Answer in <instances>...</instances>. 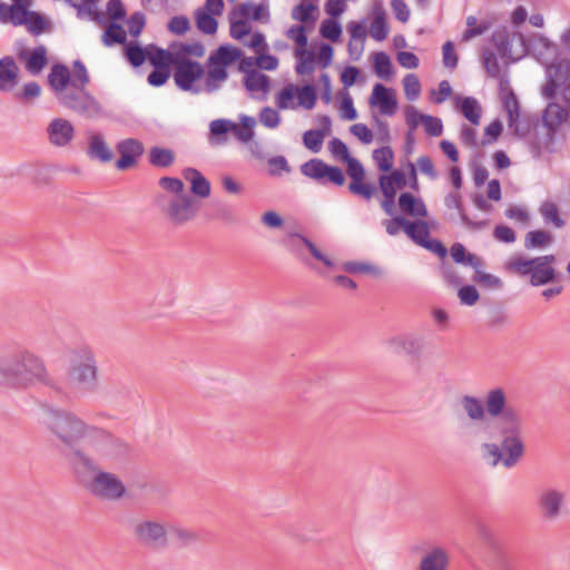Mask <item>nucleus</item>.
I'll return each instance as SVG.
<instances>
[{
    "mask_svg": "<svg viewBox=\"0 0 570 570\" xmlns=\"http://www.w3.org/2000/svg\"><path fill=\"white\" fill-rule=\"evenodd\" d=\"M43 422L60 441L61 451L76 473L96 469V461L80 446L81 442L106 459L118 458L126 451V445L119 439L104 429L87 424L70 411L48 406Z\"/></svg>",
    "mask_w": 570,
    "mask_h": 570,
    "instance_id": "1",
    "label": "nucleus"
},
{
    "mask_svg": "<svg viewBox=\"0 0 570 570\" xmlns=\"http://www.w3.org/2000/svg\"><path fill=\"white\" fill-rule=\"evenodd\" d=\"M45 372L42 362L29 352H17L0 360V385L26 387Z\"/></svg>",
    "mask_w": 570,
    "mask_h": 570,
    "instance_id": "2",
    "label": "nucleus"
},
{
    "mask_svg": "<svg viewBox=\"0 0 570 570\" xmlns=\"http://www.w3.org/2000/svg\"><path fill=\"white\" fill-rule=\"evenodd\" d=\"M243 56L240 49L232 45H222L213 51L206 60L207 75L204 90L208 94L220 89L222 83L227 80V68Z\"/></svg>",
    "mask_w": 570,
    "mask_h": 570,
    "instance_id": "3",
    "label": "nucleus"
},
{
    "mask_svg": "<svg viewBox=\"0 0 570 570\" xmlns=\"http://www.w3.org/2000/svg\"><path fill=\"white\" fill-rule=\"evenodd\" d=\"M76 474L86 482L89 492L97 498L118 501L126 494V485L118 475L100 470L97 462L96 469Z\"/></svg>",
    "mask_w": 570,
    "mask_h": 570,
    "instance_id": "4",
    "label": "nucleus"
},
{
    "mask_svg": "<svg viewBox=\"0 0 570 570\" xmlns=\"http://www.w3.org/2000/svg\"><path fill=\"white\" fill-rule=\"evenodd\" d=\"M554 262V255L534 258L515 257L509 262L508 267L521 276H530L532 286H541L557 279V272L553 267Z\"/></svg>",
    "mask_w": 570,
    "mask_h": 570,
    "instance_id": "5",
    "label": "nucleus"
},
{
    "mask_svg": "<svg viewBox=\"0 0 570 570\" xmlns=\"http://www.w3.org/2000/svg\"><path fill=\"white\" fill-rule=\"evenodd\" d=\"M499 431L502 436L501 449L505 453L503 466L507 469L513 468L524 454V444L521 438L522 434V417L513 413H508L505 424L499 425Z\"/></svg>",
    "mask_w": 570,
    "mask_h": 570,
    "instance_id": "6",
    "label": "nucleus"
},
{
    "mask_svg": "<svg viewBox=\"0 0 570 570\" xmlns=\"http://www.w3.org/2000/svg\"><path fill=\"white\" fill-rule=\"evenodd\" d=\"M57 101L63 108L86 119H98L105 116L104 107L86 87L71 86L70 90Z\"/></svg>",
    "mask_w": 570,
    "mask_h": 570,
    "instance_id": "7",
    "label": "nucleus"
},
{
    "mask_svg": "<svg viewBox=\"0 0 570 570\" xmlns=\"http://www.w3.org/2000/svg\"><path fill=\"white\" fill-rule=\"evenodd\" d=\"M135 540L149 549L168 547V528L156 519H137L131 523Z\"/></svg>",
    "mask_w": 570,
    "mask_h": 570,
    "instance_id": "8",
    "label": "nucleus"
},
{
    "mask_svg": "<svg viewBox=\"0 0 570 570\" xmlns=\"http://www.w3.org/2000/svg\"><path fill=\"white\" fill-rule=\"evenodd\" d=\"M547 83L542 88L546 99H553L558 89L562 91L563 100L570 104V60L558 59L546 68Z\"/></svg>",
    "mask_w": 570,
    "mask_h": 570,
    "instance_id": "9",
    "label": "nucleus"
},
{
    "mask_svg": "<svg viewBox=\"0 0 570 570\" xmlns=\"http://www.w3.org/2000/svg\"><path fill=\"white\" fill-rule=\"evenodd\" d=\"M70 382L85 392H92L97 386V366L94 354L89 350L80 352L79 361L69 372Z\"/></svg>",
    "mask_w": 570,
    "mask_h": 570,
    "instance_id": "10",
    "label": "nucleus"
},
{
    "mask_svg": "<svg viewBox=\"0 0 570 570\" xmlns=\"http://www.w3.org/2000/svg\"><path fill=\"white\" fill-rule=\"evenodd\" d=\"M204 75L205 69L200 62L183 57L181 55L174 66V81L183 91L199 94L202 88L195 86V82L202 79Z\"/></svg>",
    "mask_w": 570,
    "mask_h": 570,
    "instance_id": "11",
    "label": "nucleus"
},
{
    "mask_svg": "<svg viewBox=\"0 0 570 570\" xmlns=\"http://www.w3.org/2000/svg\"><path fill=\"white\" fill-rule=\"evenodd\" d=\"M384 345L392 354L419 358L424 352L425 342L423 336L413 332H406L389 337L385 340Z\"/></svg>",
    "mask_w": 570,
    "mask_h": 570,
    "instance_id": "12",
    "label": "nucleus"
},
{
    "mask_svg": "<svg viewBox=\"0 0 570 570\" xmlns=\"http://www.w3.org/2000/svg\"><path fill=\"white\" fill-rule=\"evenodd\" d=\"M301 171L304 176L318 181L326 178L336 186H342L345 183V176L340 167L330 166L318 158L304 163L301 166Z\"/></svg>",
    "mask_w": 570,
    "mask_h": 570,
    "instance_id": "13",
    "label": "nucleus"
},
{
    "mask_svg": "<svg viewBox=\"0 0 570 570\" xmlns=\"http://www.w3.org/2000/svg\"><path fill=\"white\" fill-rule=\"evenodd\" d=\"M451 551L442 544H430L420 558L416 570H449Z\"/></svg>",
    "mask_w": 570,
    "mask_h": 570,
    "instance_id": "14",
    "label": "nucleus"
},
{
    "mask_svg": "<svg viewBox=\"0 0 570 570\" xmlns=\"http://www.w3.org/2000/svg\"><path fill=\"white\" fill-rule=\"evenodd\" d=\"M564 504L566 493L554 488L546 489L538 498L542 517L549 521L557 520L563 513Z\"/></svg>",
    "mask_w": 570,
    "mask_h": 570,
    "instance_id": "15",
    "label": "nucleus"
},
{
    "mask_svg": "<svg viewBox=\"0 0 570 570\" xmlns=\"http://www.w3.org/2000/svg\"><path fill=\"white\" fill-rule=\"evenodd\" d=\"M484 406L491 417L499 419L498 426L505 424L508 413L521 415L518 410L507 405V395L501 387L492 389L487 393Z\"/></svg>",
    "mask_w": 570,
    "mask_h": 570,
    "instance_id": "16",
    "label": "nucleus"
},
{
    "mask_svg": "<svg viewBox=\"0 0 570 570\" xmlns=\"http://www.w3.org/2000/svg\"><path fill=\"white\" fill-rule=\"evenodd\" d=\"M120 158L116 163L118 170H126L136 165L137 159L144 154V145L136 138H127L116 146Z\"/></svg>",
    "mask_w": 570,
    "mask_h": 570,
    "instance_id": "17",
    "label": "nucleus"
},
{
    "mask_svg": "<svg viewBox=\"0 0 570 570\" xmlns=\"http://www.w3.org/2000/svg\"><path fill=\"white\" fill-rule=\"evenodd\" d=\"M370 105L376 106L384 116H393L397 110L395 91L382 83H375L370 97Z\"/></svg>",
    "mask_w": 570,
    "mask_h": 570,
    "instance_id": "18",
    "label": "nucleus"
},
{
    "mask_svg": "<svg viewBox=\"0 0 570 570\" xmlns=\"http://www.w3.org/2000/svg\"><path fill=\"white\" fill-rule=\"evenodd\" d=\"M196 210L191 197L181 194L169 203L167 215L173 223L181 225L190 220L196 215Z\"/></svg>",
    "mask_w": 570,
    "mask_h": 570,
    "instance_id": "19",
    "label": "nucleus"
},
{
    "mask_svg": "<svg viewBox=\"0 0 570 570\" xmlns=\"http://www.w3.org/2000/svg\"><path fill=\"white\" fill-rule=\"evenodd\" d=\"M550 119H546V112L543 114V132L538 135L531 142V151L535 157H539L543 151L553 153L556 150V135L558 132L557 126Z\"/></svg>",
    "mask_w": 570,
    "mask_h": 570,
    "instance_id": "20",
    "label": "nucleus"
},
{
    "mask_svg": "<svg viewBox=\"0 0 570 570\" xmlns=\"http://www.w3.org/2000/svg\"><path fill=\"white\" fill-rule=\"evenodd\" d=\"M49 141L57 147L67 146L75 136L72 124L65 118H55L47 128Z\"/></svg>",
    "mask_w": 570,
    "mask_h": 570,
    "instance_id": "21",
    "label": "nucleus"
},
{
    "mask_svg": "<svg viewBox=\"0 0 570 570\" xmlns=\"http://www.w3.org/2000/svg\"><path fill=\"white\" fill-rule=\"evenodd\" d=\"M48 82L55 91L56 99L59 100L71 88L70 70L65 65H55L48 75Z\"/></svg>",
    "mask_w": 570,
    "mask_h": 570,
    "instance_id": "22",
    "label": "nucleus"
},
{
    "mask_svg": "<svg viewBox=\"0 0 570 570\" xmlns=\"http://www.w3.org/2000/svg\"><path fill=\"white\" fill-rule=\"evenodd\" d=\"M19 68L12 57L0 59V91H11L18 82Z\"/></svg>",
    "mask_w": 570,
    "mask_h": 570,
    "instance_id": "23",
    "label": "nucleus"
},
{
    "mask_svg": "<svg viewBox=\"0 0 570 570\" xmlns=\"http://www.w3.org/2000/svg\"><path fill=\"white\" fill-rule=\"evenodd\" d=\"M184 178L190 183V190L195 196L206 198L210 195L209 180L196 168H185Z\"/></svg>",
    "mask_w": 570,
    "mask_h": 570,
    "instance_id": "24",
    "label": "nucleus"
},
{
    "mask_svg": "<svg viewBox=\"0 0 570 570\" xmlns=\"http://www.w3.org/2000/svg\"><path fill=\"white\" fill-rule=\"evenodd\" d=\"M399 207L403 214L412 217L428 216V209L424 202L407 191L402 193L399 196Z\"/></svg>",
    "mask_w": 570,
    "mask_h": 570,
    "instance_id": "25",
    "label": "nucleus"
},
{
    "mask_svg": "<svg viewBox=\"0 0 570 570\" xmlns=\"http://www.w3.org/2000/svg\"><path fill=\"white\" fill-rule=\"evenodd\" d=\"M47 49L45 46H38L32 51H22L19 55L21 60L26 61V69L31 75H38L47 65Z\"/></svg>",
    "mask_w": 570,
    "mask_h": 570,
    "instance_id": "26",
    "label": "nucleus"
},
{
    "mask_svg": "<svg viewBox=\"0 0 570 570\" xmlns=\"http://www.w3.org/2000/svg\"><path fill=\"white\" fill-rule=\"evenodd\" d=\"M444 204L448 208H454L458 210L460 219L465 227L479 230L487 225V222H474L466 215L463 208L461 194L459 191L449 193L444 198Z\"/></svg>",
    "mask_w": 570,
    "mask_h": 570,
    "instance_id": "27",
    "label": "nucleus"
},
{
    "mask_svg": "<svg viewBox=\"0 0 570 570\" xmlns=\"http://www.w3.org/2000/svg\"><path fill=\"white\" fill-rule=\"evenodd\" d=\"M87 154L91 159H96L101 163H108L114 157L111 149L107 146L102 135L100 134H92L89 136Z\"/></svg>",
    "mask_w": 570,
    "mask_h": 570,
    "instance_id": "28",
    "label": "nucleus"
},
{
    "mask_svg": "<svg viewBox=\"0 0 570 570\" xmlns=\"http://www.w3.org/2000/svg\"><path fill=\"white\" fill-rule=\"evenodd\" d=\"M169 538L178 548L190 547L199 540V535L196 531L179 525H170L168 528V539Z\"/></svg>",
    "mask_w": 570,
    "mask_h": 570,
    "instance_id": "29",
    "label": "nucleus"
},
{
    "mask_svg": "<svg viewBox=\"0 0 570 570\" xmlns=\"http://www.w3.org/2000/svg\"><path fill=\"white\" fill-rule=\"evenodd\" d=\"M500 96L503 109L508 115V121L514 122L515 119L519 118L520 114V106L515 94L508 85H503V82H501Z\"/></svg>",
    "mask_w": 570,
    "mask_h": 570,
    "instance_id": "30",
    "label": "nucleus"
},
{
    "mask_svg": "<svg viewBox=\"0 0 570 570\" xmlns=\"http://www.w3.org/2000/svg\"><path fill=\"white\" fill-rule=\"evenodd\" d=\"M370 35L376 41H383L389 35V27L385 20V11L381 4L373 8V20L370 26Z\"/></svg>",
    "mask_w": 570,
    "mask_h": 570,
    "instance_id": "31",
    "label": "nucleus"
},
{
    "mask_svg": "<svg viewBox=\"0 0 570 570\" xmlns=\"http://www.w3.org/2000/svg\"><path fill=\"white\" fill-rule=\"evenodd\" d=\"M451 257L456 264L469 265L472 268L483 267L484 262L475 254L468 253L461 243H454L450 249Z\"/></svg>",
    "mask_w": 570,
    "mask_h": 570,
    "instance_id": "32",
    "label": "nucleus"
},
{
    "mask_svg": "<svg viewBox=\"0 0 570 570\" xmlns=\"http://www.w3.org/2000/svg\"><path fill=\"white\" fill-rule=\"evenodd\" d=\"M379 187L384 197L381 206L386 215L392 216L394 213L396 187L392 186L386 175L379 177Z\"/></svg>",
    "mask_w": 570,
    "mask_h": 570,
    "instance_id": "33",
    "label": "nucleus"
},
{
    "mask_svg": "<svg viewBox=\"0 0 570 570\" xmlns=\"http://www.w3.org/2000/svg\"><path fill=\"white\" fill-rule=\"evenodd\" d=\"M461 405L471 421H482L485 417V406L481 400L472 395H464Z\"/></svg>",
    "mask_w": 570,
    "mask_h": 570,
    "instance_id": "34",
    "label": "nucleus"
},
{
    "mask_svg": "<svg viewBox=\"0 0 570 570\" xmlns=\"http://www.w3.org/2000/svg\"><path fill=\"white\" fill-rule=\"evenodd\" d=\"M180 52H174L170 50L155 48L154 52L149 53V62L154 66V68H169L171 65L175 66Z\"/></svg>",
    "mask_w": 570,
    "mask_h": 570,
    "instance_id": "35",
    "label": "nucleus"
},
{
    "mask_svg": "<svg viewBox=\"0 0 570 570\" xmlns=\"http://www.w3.org/2000/svg\"><path fill=\"white\" fill-rule=\"evenodd\" d=\"M244 85L245 88L250 92H267L271 86V79L265 73L252 70L245 75Z\"/></svg>",
    "mask_w": 570,
    "mask_h": 570,
    "instance_id": "36",
    "label": "nucleus"
},
{
    "mask_svg": "<svg viewBox=\"0 0 570 570\" xmlns=\"http://www.w3.org/2000/svg\"><path fill=\"white\" fill-rule=\"evenodd\" d=\"M459 109L462 115L473 125H479L481 119V107L473 97L458 98Z\"/></svg>",
    "mask_w": 570,
    "mask_h": 570,
    "instance_id": "37",
    "label": "nucleus"
},
{
    "mask_svg": "<svg viewBox=\"0 0 570 570\" xmlns=\"http://www.w3.org/2000/svg\"><path fill=\"white\" fill-rule=\"evenodd\" d=\"M295 56L297 58V63L295 66V71L297 75L304 76L314 71L316 57L312 50L296 49Z\"/></svg>",
    "mask_w": 570,
    "mask_h": 570,
    "instance_id": "38",
    "label": "nucleus"
},
{
    "mask_svg": "<svg viewBox=\"0 0 570 570\" xmlns=\"http://www.w3.org/2000/svg\"><path fill=\"white\" fill-rule=\"evenodd\" d=\"M405 234L417 245L422 244L430 238V227L425 220H407Z\"/></svg>",
    "mask_w": 570,
    "mask_h": 570,
    "instance_id": "39",
    "label": "nucleus"
},
{
    "mask_svg": "<svg viewBox=\"0 0 570 570\" xmlns=\"http://www.w3.org/2000/svg\"><path fill=\"white\" fill-rule=\"evenodd\" d=\"M215 14L208 12L205 8H199L195 12L196 26L205 35H214L217 31L218 22Z\"/></svg>",
    "mask_w": 570,
    "mask_h": 570,
    "instance_id": "40",
    "label": "nucleus"
},
{
    "mask_svg": "<svg viewBox=\"0 0 570 570\" xmlns=\"http://www.w3.org/2000/svg\"><path fill=\"white\" fill-rule=\"evenodd\" d=\"M175 160L171 149L163 147H153L149 150V163L159 168L169 167Z\"/></svg>",
    "mask_w": 570,
    "mask_h": 570,
    "instance_id": "41",
    "label": "nucleus"
},
{
    "mask_svg": "<svg viewBox=\"0 0 570 570\" xmlns=\"http://www.w3.org/2000/svg\"><path fill=\"white\" fill-rule=\"evenodd\" d=\"M374 71L381 79L387 80L393 75V65L384 51L375 52L373 57Z\"/></svg>",
    "mask_w": 570,
    "mask_h": 570,
    "instance_id": "42",
    "label": "nucleus"
},
{
    "mask_svg": "<svg viewBox=\"0 0 570 570\" xmlns=\"http://www.w3.org/2000/svg\"><path fill=\"white\" fill-rule=\"evenodd\" d=\"M540 215L542 216L546 224H553L557 228H562L566 223L559 215V208L557 204L550 200H546L539 208Z\"/></svg>",
    "mask_w": 570,
    "mask_h": 570,
    "instance_id": "43",
    "label": "nucleus"
},
{
    "mask_svg": "<svg viewBox=\"0 0 570 570\" xmlns=\"http://www.w3.org/2000/svg\"><path fill=\"white\" fill-rule=\"evenodd\" d=\"M546 119L552 120V122L557 126H561L563 124H570V109L562 107L557 102H549L546 108Z\"/></svg>",
    "mask_w": 570,
    "mask_h": 570,
    "instance_id": "44",
    "label": "nucleus"
},
{
    "mask_svg": "<svg viewBox=\"0 0 570 570\" xmlns=\"http://www.w3.org/2000/svg\"><path fill=\"white\" fill-rule=\"evenodd\" d=\"M101 40L106 47H111L116 43L124 45L127 37L124 28L119 23L111 22L105 30Z\"/></svg>",
    "mask_w": 570,
    "mask_h": 570,
    "instance_id": "45",
    "label": "nucleus"
},
{
    "mask_svg": "<svg viewBox=\"0 0 570 570\" xmlns=\"http://www.w3.org/2000/svg\"><path fill=\"white\" fill-rule=\"evenodd\" d=\"M552 237L546 230L528 232L524 238V247L527 249L542 248L550 244Z\"/></svg>",
    "mask_w": 570,
    "mask_h": 570,
    "instance_id": "46",
    "label": "nucleus"
},
{
    "mask_svg": "<svg viewBox=\"0 0 570 570\" xmlns=\"http://www.w3.org/2000/svg\"><path fill=\"white\" fill-rule=\"evenodd\" d=\"M394 153L391 147L383 146L373 151V159L382 171H390L393 167Z\"/></svg>",
    "mask_w": 570,
    "mask_h": 570,
    "instance_id": "47",
    "label": "nucleus"
},
{
    "mask_svg": "<svg viewBox=\"0 0 570 570\" xmlns=\"http://www.w3.org/2000/svg\"><path fill=\"white\" fill-rule=\"evenodd\" d=\"M482 458L490 462L492 466H497L499 463L503 464L504 454L501 445L497 443H483L481 446Z\"/></svg>",
    "mask_w": 570,
    "mask_h": 570,
    "instance_id": "48",
    "label": "nucleus"
},
{
    "mask_svg": "<svg viewBox=\"0 0 570 570\" xmlns=\"http://www.w3.org/2000/svg\"><path fill=\"white\" fill-rule=\"evenodd\" d=\"M320 33L323 38L336 42L342 36V27L335 19H325L321 23Z\"/></svg>",
    "mask_w": 570,
    "mask_h": 570,
    "instance_id": "49",
    "label": "nucleus"
},
{
    "mask_svg": "<svg viewBox=\"0 0 570 570\" xmlns=\"http://www.w3.org/2000/svg\"><path fill=\"white\" fill-rule=\"evenodd\" d=\"M298 98V105L303 108L311 110L315 107L317 95L316 90L312 85H304L296 91Z\"/></svg>",
    "mask_w": 570,
    "mask_h": 570,
    "instance_id": "50",
    "label": "nucleus"
},
{
    "mask_svg": "<svg viewBox=\"0 0 570 570\" xmlns=\"http://www.w3.org/2000/svg\"><path fill=\"white\" fill-rule=\"evenodd\" d=\"M30 2H18L9 7V21L13 26H23L28 18Z\"/></svg>",
    "mask_w": 570,
    "mask_h": 570,
    "instance_id": "51",
    "label": "nucleus"
},
{
    "mask_svg": "<svg viewBox=\"0 0 570 570\" xmlns=\"http://www.w3.org/2000/svg\"><path fill=\"white\" fill-rule=\"evenodd\" d=\"M24 26H27L28 30L32 35L39 36L46 31V29L48 28V22L39 12L29 10Z\"/></svg>",
    "mask_w": 570,
    "mask_h": 570,
    "instance_id": "52",
    "label": "nucleus"
},
{
    "mask_svg": "<svg viewBox=\"0 0 570 570\" xmlns=\"http://www.w3.org/2000/svg\"><path fill=\"white\" fill-rule=\"evenodd\" d=\"M466 26L468 29L463 33V40L465 41L483 35L490 28V23L487 21H482L478 24V20L474 16H469L466 18Z\"/></svg>",
    "mask_w": 570,
    "mask_h": 570,
    "instance_id": "53",
    "label": "nucleus"
},
{
    "mask_svg": "<svg viewBox=\"0 0 570 570\" xmlns=\"http://www.w3.org/2000/svg\"><path fill=\"white\" fill-rule=\"evenodd\" d=\"M402 82L404 87L405 97L411 101L416 100L421 94V83L417 76L414 73H407L403 78Z\"/></svg>",
    "mask_w": 570,
    "mask_h": 570,
    "instance_id": "54",
    "label": "nucleus"
},
{
    "mask_svg": "<svg viewBox=\"0 0 570 570\" xmlns=\"http://www.w3.org/2000/svg\"><path fill=\"white\" fill-rule=\"evenodd\" d=\"M125 55L134 67H140L146 58V50L137 43L130 42L125 48Z\"/></svg>",
    "mask_w": 570,
    "mask_h": 570,
    "instance_id": "55",
    "label": "nucleus"
},
{
    "mask_svg": "<svg viewBox=\"0 0 570 570\" xmlns=\"http://www.w3.org/2000/svg\"><path fill=\"white\" fill-rule=\"evenodd\" d=\"M170 48L174 50V52H180L183 57H186L187 55H189V56L200 58L205 53V47L202 42H195V43L174 42L170 46Z\"/></svg>",
    "mask_w": 570,
    "mask_h": 570,
    "instance_id": "56",
    "label": "nucleus"
},
{
    "mask_svg": "<svg viewBox=\"0 0 570 570\" xmlns=\"http://www.w3.org/2000/svg\"><path fill=\"white\" fill-rule=\"evenodd\" d=\"M90 82V78L85 63L76 60L72 65L71 86L86 87Z\"/></svg>",
    "mask_w": 570,
    "mask_h": 570,
    "instance_id": "57",
    "label": "nucleus"
},
{
    "mask_svg": "<svg viewBox=\"0 0 570 570\" xmlns=\"http://www.w3.org/2000/svg\"><path fill=\"white\" fill-rule=\"evenodd\" d=\"M264 7L262 4H254L250 2L240 3L234 14H239L244 19L250 18L254 21H258L262 18Z\"/></svg>",
    "mask_w": 570,
    "mask_h": 570,
    "instance_id": "58",
    "label": "nucleus"
},
{
    "mask_svg": "<svg viewBox=\"0 0 570 570\" xmlns=\"http://www.w3.org/2000/svg\"><path fill=\"white\" fill-rule=\"evenodd\" d=\"M483 267L473 268L475 272L474 282L480 284L482 287L487 288H500L502 286V281L492 274L485 273L482 271Z\"/></svg>",
    "mask_w": 570,
    "mask_h": 570,
    "instance_id": "59",
    "label": "nucleus"
},
{
    "mask_svg": "<svg viewBox=\"0 0 570 570\" xmlns=\"http://www.w3.org/2000/svg\"><path fill=\"white\" fill-rule=\"evenodd\" d=\"M492 40L501 58H511V42L507 32H494Z\"/></svg>",
    "mask_w": 570,
    "mask_h": 570,
    "instance_id": "60",
    "label": "nucleus"
},
{
    "mask_svg": "<svg viewBox=\"0 0 570 570\" xmlns=\"http://www.w3.org/2000/svg\"><path fill=\"white\" fill-rule=\"evenodd\" d=\"M315 10H317V7L313 3H299L293 8L292 18L303 23H307L314 21L312 12Z\"/></svg>",
    "mask_w": 570,
    "mask_h": 570,
    "instance_id": "61",
    "label": "nucleus"
},
{
    "mask_svg": "<svg viewBox=\"0 0 570 570\" xmlns=\"http://www.w3.org/2000/svg\"><path fill=\"white\" fill-rule=\"evenodd\" d=\"M323 131H316L314 129H309L303 135L304 146L312 150L313 153H317L321 150L323 141H324Z\"/></svg>",
    "mask_w": 570,
    "mask_h": 570,
    "instance_id": "62",
    "label": "nucleus"
},
{
    "mask_svg": "<svg viewBox=\"0 0 570 570\" xmlns=\"http://www.w3.org/2000/svg\"><path fill=\"white\" fill-rule=\"evenodd\" d=\"M41 95V87L36 81L27 82L23 89L16 94V98L21 102H30Z\"/></svg>",
    "mask_w": 570,
    "mask_h": 570,
    "instance_id": "63",
    "label": "nucleus"
},
{
    "mask_svg": "<svg viewBox=\"0 0 570 570\" xmlns=\"http://www.w3.org/2000/svg\"><path fill=\"white\" fill-rule=\"evenodd\" d=\"M252 31V26L248 21L240 19L234 20L230 19V28L229 33L230 37L243 42L244 38L248 36Z\"/></svg>",
    "mask_w": 570,
    "mask_h": 570,
    "instance_id": "64",
    "label": "nucleus"
}]
</instances>
